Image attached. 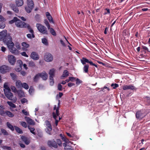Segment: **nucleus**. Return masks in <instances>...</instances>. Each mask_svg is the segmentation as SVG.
<instances>
[{"instance_id": "nucleus-11", "label": "nucleus", "mask_w": 150, "mask_h": 150, "mask_svg": "<svg viewBox=\"0 0 150 150\" xmlns=\"http://www.w3.org/2000/svg\"><path fill=\"white\" fill-rule=\"evenodd\" d=\"M4 93L6 96L9 100H12L13 99V94L11 93V90Z\"/></svg>"}, {"instance_id": "nucleus-10", "label": "nucleus", "mask_w": 150, "mask_h": 150, "mask_svg": "<svg viewBox=\"0 0 150 150\" xmlns=\"http://www.w3.org/2000/svg\"><path fill=\"white\" fill-rule=\"evenodd\" d=\"M8 59L9 62L11 65H13L16 62L15 57L13 55H8Z\"/></svg>"}, {"instance_id": "nucleus-22", "label": "nucleus", "mask_w": 150, "mask_h": 150, "mask_svg": "<svg viewBox=\"0 0 150 150\" xmlns=\"http://www.w3.org/2000/svg\"><path fill=\"white\" fill-rule=\"evenodd\" d=\"M69 75L68 71L67 70H64L63 72V74L61 77V79H63V77H67Z\"/></svg>"}, {"instance_id": "nucleus-19", "label": "nucleus", "mask_w": 150, "mask_h": 150, "mask_svg": "<svg viewBox=\"0 0 150 150\" xmlns=\"http://www.w3.org/2000/svg\"><path fill=\"white\" fill-rule=\"evenodd\" d=\"M17 92L18 93V96L19 98H22L24 97L25 96V95L24 92L22 90H18Z\"/></svg>"}, {"instance_id": "nucleus-3", "label": "nucleus", "mask_w": 150, "mask_h": 150, "mask_svg": "<svg viewBox=\"0 0 150 150\" xmlns=\"http://www.w3.org/2000/svg\"><path fill=\"white\" fill-rule=\"evenodd\" d=\"M36 26L38 30L43 34H48L47 28L44 25L40 23H37Z\"/></svg>"}, {"instance_id": "nucleus-20", "label": "nucleus", "mask_w": 150, "mask_h": 150, "mask_svg": "<svg viewBox=\"0 0 150 150\" xmlns=\"http://www.w3.org/2000/svg\"><path fill=\"white\" fill-rule=\"evenodd\" d=\"M4 108L3 105H1L0 106V115L1 116H4L5 114V111L4 110Z\"/></svg>"}, {"instance_id": "nucleus-32", "label": "nucleus", "mask_w": 150, "mask_h": 150, "mask_svg": "<svg viewBox=\"0 0 150 150\" xmlns=\"http://www.w3.org/2000/svg\"><path fill=\"white\" fill-rule=\"evenodd\" d=\"M28 128L29 129V130H30V132L34 135H35L36 133L34 132V131L35 130V129L33 127H31L30 126H28Z\"/></svg>"}, {"instance_id": "nucleus-62", "label": "nucleus", "mask_w": 150, "mask_h": 150, "mask_svg": "<svg viewBox=\"0 0 150 150\" xmlns=\"http://www.w3.org/2000/svg\"><path fill=\"white\" fill-rule=\"evenodd\" d=\"M75 84L69 82L68 83V86L70 87L75 85Z\"/></svg>"}, {"instance_id": "nucleus-9", "label": "nucleus", "mask_w": 150, "mask_h": 150, "mask_svg": "<svg viewBox=\"0 0 150 150\" xmlns=\"http://www.w3.org/2000/svg\"><path fill=\"white\" fill-rule=\"evenodd\" d=\"M45 60L47 62L52 61L53 59L52 55L50 53H47L44 56Z\"/></svg>"}, {"instance_id": "nucleus-63", "label": "nucleus", "mask_w": 150, "mask_h": 150, "mask_svg": "<svg viewBox=\"0 0 150 150\" xmlns=\"http://www.w3.org/2000/svg\"><path fill=\"white\" fill-rule=\"evenodd\" d=\"M143 48L145 50H147V51H148L149 52H150V51H149V48H148V47H146L145 46H142Z\"/></svg>"}, {"instance_id": "nucleus-2", "label": "nucleus", "mask_w": 150, "mask_h": 150, "mask_svg": "<svg viewBox=\"0 0 150 150\" xmlns=\"http://www.w3.org/2000/svg\"><path fill=\"white\" fill-rule=\"evenodd\" d=\"M27 6L25 7L26 12L30 13L34 7V4L32 0H27Z\"/></svg>"}, {"instance_id": "nucleus-50", "label": "nucleus", "mask_w": 150, "mask_h": 150, "mask_svg": "<svg viewBox=\"0 0 150 150\" xmlns=\"http://www.w3.org/2000/svg\"><path fill=\"white\" fill-rule=\"evenodd\" d=\"M62 139L63 140L64 142H66L69 143V142L68 139L67 138L65 137H62Z\"/></svg>"}, {"instance_id": "nucleus-55", "label": "nucleus", "mask_w": 150, "mask_h": 150, "mask_svg": "<svg viewBox=\"0 0 150 150\" xmlns=\"http://www.w3.org/2000/svg\"><path fill=\"white\" fill-rule=\"evenodd\" d=\"M62 85L60 83L58 84L57 87L59 91H61L62 90Z\"/></svg>"}, {"instance_id": "nucleus-4", "label": "nucleus", "mask_w": 150, "mask_h": 150, "mask_svg": "<svg viewBox=\"0 0 150 150\" xmlns=\"http://www.w3.org/2000/svg\"><path fill=\"white\" fill-rule=\"evenodd\" d=\"M11 69L9 67L5 65H3L0 67V71L1 73L4 74L9 72Z\"/></svg>"}, {"instance_id": "nucleus-64", "label": "nucleus", "mask_w": 150, "mask_h": 150, "mask_svg": "<svg viewBox=\"0 0 150 150\" xmlns=\"http://www.w3.org/2000/svg\"><path fill=\"white\" fill-rule=\"evenodd\" d=\"M16 48L18 49H20L21 48V46L19 44H16Z\"/></svg>"}, {"instance_id": "nucleus-6", "label": "nucleus", "mask_w": 150, "mask_h": 150, "mask_svg": "<svg viewBox=\"0 0 150 150\" xmlns=\"http://www.w3.org/2000/svg\"><path fill=\"white\" fill-rule=\"evenodd\" d=\"M27 23H26L22 21L21 20L18 18V20L16 22V25L18 27L20 28H25Z\"/></svg>"}, {"instance_id": "nucleus-42", "label": "nucleus", "mask_w": 150, "mask_h": 150, "mask_svg": "<svg viewBox=\"0 0 150 150\" xmlns=\"http://www.w3.org/2000/svg\"><path fill=\"white\" fill-rule=\"evenodd\" d=\"M17 20H18V18L15 17L13 18V19L9 21V23L11 24H13L14 23H16Z\"/></svg>"}, {"instance_id": "nucleus-58", "label": "nucleus", "mask_w": 150, "mask_h": 150, "mask_svg": "<svg viewBox=\"0 0 150 150\" xmlns=\"http://www.w3.org/2000/svg\"><path fill=\"white\" fill-rule=\"evenodd\" d=\"M111 86H113V88L114 89H115L116 88H117L118 86V85L116 83H115V84L112 83L111 84Z\"/></svg>"}, {"instance_id": "nucleus-51", "label": "nucleus", "mask_w": 150, "mask_h": 150, "mask_svg": "<svg viewBox=\"0 0 150 150\" xmlns=\"http://www.w3.org/2000/svg\"><path fill=\"white\" fill-rule=\"evenodd\" d=\"M21 54L25 57H28V55L26 54L25 52H23L21 53Z\"/></svg>"}, {"instance_id": "nucleus-41", "label": "nucleus", "mask_w": 150, "mask_h": 150, "mask_svg": "<svg viewBox=\"0 0 150 150\" xmlns=\"http://www.w3.org/2000/svg\"><path fill=\"white\" fill-rule=\"evenodd\" d=\"M44 23L47 26L48 29H49L50 28V25L49 24V22L46 19L44 20Z\"/></svg>"}, {"instance_id": "nucleus-24", "label": "nucleus", "mask_w": 150, "mask_h": 150, "mask_svg": "<svg viewBox=\"0 0 150 150\" xmlns=\"http://www.w3.org/2000/svg\"><path fill=\"white\" fill-rule=\"evenodd\" d=\"M22 83L20 80L17 81L16 83V86L18 88H21L22 87Z\"/></svg>"}, {"instance_id": "nucleus-46", "label": "nucleus", "mask_w": 150, "mask_h": 150, "mask_svg": "<svg viewBox=\"0 0 150 150\" xmlns=\"http://www.w3.org/2000/svg\"><path fill=\"white\" fill-rule=\"evenodd\" d=\"M76 84L77 85H79L80 83H82V81L81 80H80L78 78H77L76 80Z\"/></svg>"}, {"instance_id": "nucleus-37", "label": "nucleus", "mask_w": 150, "mask_h": 150, "mask_svg": "<svg viewBox=\"0 0 150 150\" xmlns=\"http://www.w3.org/2000/svg\"><path fill=\"white\" fill-rule=\"evenodd\" d=\"M89 66L88 65H84L83 68V70L84 72L87 73L88 72Z\"/></svg>"}, {"instance_id": "nucleus-52", "label": "nucleus", "mask_w": 150, "mask_h": 150, "mask_svg": "<svg viewBox=\"0 0 150 150\" xmlns=\"http://www.w3.org/2000/svg\"><path fill=\"white\" fill-rule=\"evenodd\" d=\"M22 112L25 115H29V113L25 110H22Z\"/></svg>"}, {"instance_id": "nucleus-34", "label": "nucleus", "mask_w": 150, "mask_h": 150, "mask_svg": "<svg viewBox=\"0 0 150 150\" xmlns=\"http://www.w3.org/2000/svg\"><path fill=\"white\" fill-rule=\"evenodd\" d=\"M13 10L16 13H18L19 12V10L18 7L15 5H13L12 6Z\"/></svg>"}, {"instance_id": "nucleus-40", "label": "nucleus", "mask_w": 150, "mask_h": 150, "mask_svg": "<svg viewBox=\"0 0 150 150\" xmlns=\"http://www.w3.org/2000/svg\"><path fill=\"white\" fill-rule=\"evenodd\" d=\"M22 87L24 88L25 89H28L29 88V86L25 83H23Z\"/></svg>"}, {"instance_id": "nucleus-13", "label": "nucleus", "mask_w": 150, "mask_h": 150, "mask_svg": "<svg viewBox=\"0 0 150 150\" xmlns=\"http://www.w3.org/2000/svg\"><path fill=\"white\" fill-rule=\"evenodd\" d=\"M21 138L22 140L25 143L26 145L29 144L30 142V141L29 139L25 136H22Z\"/></svg>"}, {"instance_id": "nucleus-18", "label": "nucleus", "mask_w": 150, "mask_h": 150, "mask_svg": "<svg viewBox=\"0 0 150 150\" xmlns=\"http://www.w3.org/2000/svg\"><path fill=\"white\" fill-rule=\"evenodd\" d=\"M55 69L53 68L50 69L49 72V74L50 75L49 78H53L54 76Z\"/></svg>"}, {"instance_id": "nucleus-28", "label": "nucleus", "mask_w": 150, "mask_h": 150, "mask_svg": "<svg viewBox=\"0 0 150 150\" xmlns=\"http://www.w3.org/2000/svg\"><path fill=\"white\" fill-rule=\"evenodd\" d=\"M134 88V87L133 86H125L123 87V89L124 90H126L128 89H131L132 90H133Z\"/></svg>"}, {"instance_id": "nucleus-30", "label": "nucleus", "mask_w": 150, "mask_h": 150, "mask_svg": "<svg viewBox=\"0 0 150 150\" xmlns=\"http://www.w3.org/2000/svg\"><path fill=\"white\" fill-rule=\"evenodd\" d=\"M14 128L15 130L19 134H22L23 133L22 130L18 127L14 126Z\"/></svg>"}, {"instance_id": "nucleus-5", "label": "nucleus", "mask_w": 150, "mask_h": 150, "mask_svg": "<svg viewBox=\"0 0 150 150\" xmlns=\"http://www.w3.org/2000/svg\"><path fill=\"white\" fill-rule=\"evenodd\" d=\"M45 123L47 126V128L45 129L46 132L49 134H51V132L52 130V127L50 122L46 120L45 121Z\"/></svg>"}, {"instance_id": "nucleus-17", "label": "nucleus", "mask_w": 150, "mask_h": 150, "mask_svg": "<svg viewBox=\"0 0 150 150\" xmlns=\"http://www.w3.org/2000/svg\"><path fill=\"white\" fill-rule=\"evenodd\" d=\"M45 14L46 16L49 21L50 23H54V21L50 13L49 12H47Z\"/></svg>"}, {"instance_id": "nucleus-1", "label": "nucleus", "mask_w": 150, "mask_h": 150, "mask_svg": "<svg viewBox=\"0 0 150 150\" xmlns=\"http://www.w3.org/2000/svg\"><path fill=\"white\" fill-rule=\"evenodd\" d=\"M12 38L10 34H7V30H4L0 32V40H3L6 43L10 51L13 54L17 55L19 51L14 46V44L12 42Z\"/></svg>"}, {"instance_id": "nucleus-12", "label": "nucleus", "mask_w": 150, "mask_h": 150, "mask_svg": "<svg viewBox=\"0 0 150 150\" xmlns=\"http://www.w3.org/2000/svg\"><path fill=\"white\" fill-rule=\"evenodd\" d=\"M30 56L32 59L35 60H37L39 58L38 54L35 52H33L31 53Z\"/></svg>"}, {"instance_id": "nucleus-23", "label": "nucleus", "mask_w": 150, "mask_h": 150, "mask_svg": "<svg viewBox=\"0 0 150 150\" xmlns=\"http://www.w3.org/2000/svg\"><path fill=\"white\" fill-rule=\"evenodd\" d=\"M16 3L18 6H21L23 4V0H17L16 1Z\"/></svg>"}, {"instance_id": "nucleus-27", "label": "nucleus", "mask_w": 150, "mask_h": 150, "mask_svg": "<svg viewBox=\"0 0 150 150\" xmlns=\"http://www.w3.org/2000/svg\"><path fill=\"white\" fill-rule=\"evenodd\" d=\"M40 73L37 74L35 75L33 79V81L35 82H37L39 79L40 77Z\"/></svg>"}, {"instance_id": "nucleus-57", "label": "nucleus", "mask_w": 150, "mask_h": 150, "mask_svg": "<svg viewBox=\"0 0 150 150\" xmlns=\"http://www.w3.org/2000/svg\"><path fill=\"white\" fill-rule=\"evenodd\" d=\"M29 65L30 67H33L35 66V64L33 62H30L29 64Z\"/></svg>"}, {"instance_id": "nucleus-60", "label": "nucleus", "mask_w": 150, "mask_h": 150, "mask_svg": "<svg viewBox=\"0 0 150 150\" xmlns=\"http://www.w3.org/2000/svg\"><path fill=\"white\" fill-rule=\"evenodd\" d=\"M6 20L5 18L2 16L0 15V21H5Z\"/></svg>"}, {"instance_id": "nucleus-25", "label": "nucleus", "mask_w": 150, "mask_h": 150, "mask_svg": "<svg viewBox=\"0 0 150 150\" xmlns=\"http://www.w3.org/2000/svg\"><path fill=\"white\" fill-rule=\"evenodd\" d=\"M81 62L83 64H85L89 62V60L85 57H83L81 59Z\"/></svg>"}, {"instance_id": "nucleus-15", "label": "nucleus", "mask_w": 150, "mask_h": 150, "mask_svg": "<svg viewBox=\"0 0 150 150\" xmlns=\"http://www.w3.org/2000/svg\"><path fill=\"white\" fill-rule=\"evenodd\" d=\"M25 120L29 124L31 125H34L35 122L33 120L28 117H25Z\"/></svg>"}, {"instance_id": "nucleus-47", "label": "nucleus", "mask_w": 150, "mask_h": 150, "mask_svg": "<svg viewBox=\"0 0 150 150\" xmlns=\"http://www.w3.org/2000/svg\"><path fill=\"white\" fill-rule=\"evenodd\" d=\"M50 78V85L52 86L54 84V81L53 79V78Z\"/></svg>"}, {"instance_id": "nucleus-14", "label": "nucleus", "mask_w": 150, "mask_h": 150, "mask_svg": "<svg viewBox=\"0 0 150 150\" xmlns=\"http://www.w3.org/2000/svg\"><path fill=\"white\" fill-rule=\"evenodd\" d=\"M25 28H27L29 32L31 33L32 37L33 38H35V36L34 31L29 24H27Z\"/></svg>"}, {"instance_id": "nucleus-45", "label": "nucleus", "mask_w": 150, "mask_h": 150, "mask_svg": "<svg viewBox=\"0 0 150 150\" xmlns=\"http://www.w3.org/2000/svg\"><path fill=\"white\" fill-rule=\"evenodd\" d=\"M2 147L4 149L11 150V148L10 146H2Z\"/></svg>"}, {"instance_id": "nucleus-53", "label": "nucleus", "mask_w": 150, "mask_h": 150, "mask_svg": "<svg viewBox=\"0 0 150 150\" xmlns=\"http://www.w3.org/2000/svg\"><path fill=\"white\" fill-rule=\"evenodd\" d=\"M67 135L70 138L74 136V134H70L68 132L66 133Z\"/></svg>"}, {"instance_id": "nucleus-21", "label": "nucleus", "mask_w": 150, "mask_h": 150, "mask_svg": "<svg viewBox=\"0 0 150 150\" xmlns=\"http://www.w3.org/2000/svg\"><path fill=\"white\" fill-rule=\"evenodd\" d=\"M144 117L143 114L140 112H137L136 114V117L137 118L142 119Z\"/></svg>"}, {"instance_id": "nucleus-33", "label": "nucleus", "mask_w": 150, "mask_h": 150, "mask_svg": "<svg viewBox=\"0 0 150 150\" xmlns=\"http://www.w3.org/2000/svg\"><path fill=\"white\" fill-rule=\"evenodd\" d=\"M4 92H6V91H10L11 89L7 85L4 84Z\"/></svg>"}, {"instance_id": "nucleus-35", "label": "nucleus", "mask_w": 150, "mask_h": 150, "mask_svg": "<svg viewBox=\"0 0 150 150\" xmlns=\"http://www.w3.org/2000/svg\"><path fill=\"white\" fill-rule=\"evenodd\" d=\"M5 21H0V28L4 29L5 27Z\"/></svg>"}, {"instance_id": "nucleus-56", "label": "nucleus", "mask_w": 150, "mask_h": 150, "mask_svg": "<svg viewBox=\"0 0 150 150\" xmlns=\"http://www.w3.org/2000/svg\"><path fill=\"white\" fill-rule=\"evenodd\" d=\"M66 143L67 142L64 143L63 144V146H64V150H65L66 149V148H67L69 147H70V146H69L68 145V146L67 145V144Z\"/></svg>"}, {"instance_id": "nucleus-43", "label": "nucleus", "mask_w": 150, "mask_h": 150, "mask_svg": "<svg viewBox=\"0 0 150 150\" xmlns=\"http://www.w3.org/2000/svg\"><path fill=\"white\" fill-rule=\"evenodd\" d=\"M1 131L2 133H3V134L6 136L8 135V132L4 129H1Z\"/></svg>"}, {"instance_id": "nucleus-54", "label": "nucleus", "mask_w": 150, "mask_h": 150, "mask_svg": "<svg viewBox=\"0 0 150 150\" xmlns=\"http://www.w3.org/2000/svg\"><path fill=\"white\" fill-rule=\"evenodd\" d=\"M21 125L23 127L26 128L27 127V124L25 122H22L21 123Z\"/></svg>"}, {"instance_id": "nucleus-44", "label": "nucleus", "mask_w": 150, "mask_h": 150, "mask_svg": "<svg viewBox=\"0 0 150 150\" xmlns=\"http://www.w3.org/2000/svg\"><path fill=\"white\" fill-rule=\"evenodd\" d=\"M22 45L23 47L28 48L29 47V45L26 42H23L22 43Z\"/></svg>"}, {"instance_id": "nucleus-29", "label": "nucleus", "mask_w": 150, "mask_h": 150, "mask_svg": "<svg viewBox=\"0 0 150 150\" xmlns=\"http://www.w3.org/2000/svg\"><path fill=\"white\" fill-rule=\"evenodd\" d=\"M5 114L10 117H12L14 116L13 114L9 111H6Z\"/></svg>"}, {"instance_id": "nucleus-59", "label": "nucleus", "mask_w": 150, "mask_h": 150, "mask_svg": "<svg viewBox=\"0 0 150 150\" xmlns=\"http://www.w3.org/2000/svg\"><path fill=\"white\" fill-rule=\"evenodd\" d=\"M69 79L70 81L71 82H73L76 79V78L75 77L71 76L69 77Z\"/></svg>"}, {"instance_id": "nucleus-61", "label": "nucleus", "mask_w": 150, "mask_h": 150, "mask_svg": "<svg viewBox=\"0 0 150 150\" xmlns=\"http://www.w3.org/2000/svg\"><path fill=\"white\" fill-rule=\"evenodd\" d=\"M11 89L13 91L16 93V92H17V91H18L16 88L14 86H13L11 88Z\"/></svg>"}, {"instance_id": "nucleus-16", "label": "nucleus", "mask_w": 150, "mask_h": 150, "mask_svg": "<svg viewBox=\"0 0 150 150\" xmlns=\"http://www.w3.org/2000/svg\"><path fill=\"white\" fill-rule=\"evenodd\" d=\"M40 77H41L43 80H46L47 79L48 75L46 72L44 71L41 73H40Z\"/></svg>"}, {"instance_id": "nucleus-8", "label": "nucleus", "mask_w": 150, "mask_h": 150, "mask_svg": "<svg viewBox=\"0 0 150 150\" xmlns=\"http://www.w3.org/2000/svg\"><path fill=\"white\" fill-rule=\"evenodd\" d=\"M47 144L50 147H53L54 148H57L58 147L57 143L54 140H48L47 142Z\"/></svg>"}, {"instance_id": "nucleus-36", "label": "nucleus", "mask_w": 150, "mask_h": 150, "mask_svg": "<svg viewBox=\"0 0 150 150\" xmlns=\"http://www.w3.org/2000/svg\"><path fill=\"white\" fill-rule=\"evenodd\" d=\"M48 29L50 30V32L52 35L54 36H56V33L54 30V29L53 28H51L50 27V28Z\"/></svg>"}, {"instance_id": "nucleus-39", "label": "nucleus", "mask_w": 150, "mask_h": 150, "mask_svg": "<svg viewBox=\"0 0 150 150\" xmlns=\"http://www.w3.org/2000/svg\"><path fill=\"white\" fill-rule=\"evenodd\" d=\"M42 42L46 45H48V43L47 40L45 38H43L42 39Z\"/></svg>"}, {"instance_id": "nucleus-7", "label": "nucleus", "mask_w": 150, "mask_h": 150, "mask_svg": "<svg viewBox=\"0 0 150 150\" xmlns=\"http://www.w3.org/2000/svg\"><path fill=\"white\" fill-rule=\"evenodd\" d=\"M59 108H57L56 109V112H53L52 113L53 118L55 120V124L56 126H57L59 120L57 119V117L59 115Z\"/></svg>"}, {"instance_id": "nucleus-38", "label": "nucleus", "mask_w": 150, "mask_h": 150, "mask_svg": "<svg viewBox=\"0 0 150 150\" xmlns=\"http://www.w3.org/2000/svg\"><path fill=\"white\" fill-rule=\"evenodd\" d=\"M7 103L11 108H16V105L11 102L8 101Z\"/></svg>"}, {"instance_id": "nucleus-48", "label": "nucleus", "mask_w": 150, "mask_h": 150, "mask_svg": "<svg viewBox=\"0 0 150 150\" xmlns=\"http://www.w3.org/2000/svg\"><path fill=\"white\" fill-rule=\"evenodd\" d=\"M21 101L22 104H24L28 101L25 98H23L21 100Z\"/></svg>"}, {"instance_id": "nucleus-26", "label": "nucleus", "mask_w": 150, "mask_h": 150, "mask_svg": "<svg viewBox=\"0 0 150 150\" xmlns=\"http://www.w3.org/2000/svg\"><path fill=\"white\" fill-rule=\"evenodd\" d=\"M6 125L7 127L11 130L13 131L14 130V127L9 122H7L6 123Z\"/></svg>"}, {"instance_id": "nucleus-49", "label": "nucleus", "mask_w": 150, "mask_h": 150, "mask_svg": "<svg viewBox=\"0 0 150 150\" xmlns=\"http://www.w3.org/2000/svg\"><path fill=\"white\" fill-rule=\"evenodd\" d=\"M57 144L59 145L60 146L62 145V143L61 140L59 139H57Z\"/></svg>"}, {"instance_id": "nucleus-31", "label": "nucleus", "mask_w": 150, "mask_h": 150, "mask_svg": "<svg viewBox=\"0 0 150 150\" xmlns=\"http://www.w3.org/2000/svg\"><path fill=\"white\" fill-rule=\"evenodd\" d=\"M10 75L12 80L15 81L16 80L17 76L14 73H11Z\"/></svg>"}]
</instances>
